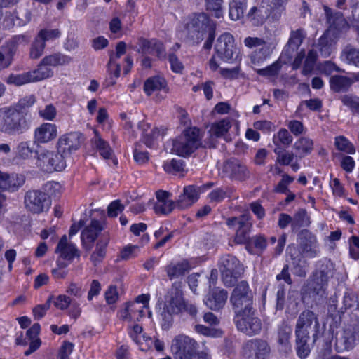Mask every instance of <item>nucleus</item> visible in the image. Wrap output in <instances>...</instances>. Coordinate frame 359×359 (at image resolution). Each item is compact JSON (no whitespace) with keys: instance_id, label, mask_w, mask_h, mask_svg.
I'll use <instances>...</instances> for the list:
<instances>
[{"instance_id":"bb28decb","label":"nucleus","mask_w":359,"mask_h":359,"mask_svg":"<svg viewBox=\"0 0 359 359\" xmlns=\"http://www.w3.org/2000/svg\"><path fill=\"white\" fill-rule=\"evenodd\" d=\"M163 90L166 95L169 92L166 81L160 76H154L146 80L144 85V90L147 95H151L155 91ZM165 97L161 96V99Z\"/></svg>"},{"instance_id":"1a4fd4ad","label":"nucleus","mask_w":359,"mask_h":359,"mask_svg":"<svg viewBox=\"0 0 359 359\" xmlns=\"http://www.w3.org/2000/svg\"><path fill=\"white\" fill-rule=\"evenodd\" d=\"M36 164L43 171H61L66 167L65 156L58 151L42 150L36 153Z\"/></svg>"},{"instance_id":"aec40b11","label":"nucleus","mask_w":359,"mask_h":359,"mask_svg":"<svg viewBox=\"0 0 359 359\" xmlns=\"http://www.w3.org/2000/svg\"><path fill=\"white\" fill-rule=\"evenodd\" d=\"M55 252L60 254V258L69 262V263L72 262L74 258L79 259L81 256L78 248L74 244L68 243L66 235L62 236L60 238Z\"/></svg>"},{"instance_id":"3c124183","label":"nucleus","mask_w":359,"mask_h":359,"mask_svg":"<svg viewBox=\"0 0 359 359\" xmlns=\"http://www.w3.org/2000/svg\"><path fill=\"white\" fill-rule=\"evenodd\" d=\"M274 152L277 154L276 162L283 165H289L295 156V153L282 151L280 148L275 149Z\"/></svg>"},{"instance_id":"4468645a","label":"nucleus","mask_w":359,"mask_h":359,"mask_svg":"<svg viewBox=\"0 0 359 359\" xmlns=\"http://www.w3.org/2000/svg\"><path fill=\"white\" fill-rule=\"evenodd\" d=\"M213 182H208L197 188L194 185H189L184 188L183 193L176 201V206L180 209H186L192 205L198 199L200 191H204L213 187Z\"/></svg>"},{"instance_id":"7ed1b4c3","label":"nucleus","mask_w":359,"mask_h":359,"mask_svg":"<svg viewBox=\"0 0 359 359\" xmlns=\"http://www.w3.org/2000/svg\"><path fill=\"white\" fill-rule=\"evenodd\" d=\"M202 146V137L196 127L189 128L172 142V152L188 157Z\"/></svg>"},{"instance_id":"9d476101","label":"nucleus","mask_w":359,"mask_h":359,"mask_svg":"<svg viewBox=\"0 0 359 359\" xmlns=\"http://www.w3.org/2000/svg\"><path fill=\"white\" fill-rule=\"evenodd\" d=\"M214 49L220 60L229 63L236 60L239 53L233 35L229 32H225L217 38Z\"/></svg>"},{"instance_id":"4be33fe9","label":"nucleus","mask_w":359,"mask_h":359,"mask_svg":"<svg viewBox=\"0 0 359 359\" xmlns=\"http://www.w3.org/2000/svg\"><path fill=\"white\" fill-rule=\"evenodd\" d=\"M271 13L270 8L266 5L264 0L252 7L247 14L248 20L253 25H262Z\"/></svg>"},{"instance_id":"39448f33","label":"nucleus","mask_w":359,"mask_h":359,"mask_svg":"<svg viewBox=\"0 0 359 359\" xmlns=\"http://www.w3.org/2000/svg\"><path fill=\"white\" fill-rule=\"evenodd\" d=\"M235 313L253 309V294L246 281H241L235 287L230 297Z\"/></svg>"},{"instance_id":"ea45409f","label":"nucleus","mask_w":359,"mask_h":359,"mask_svg":"<svg viewBox=\"0 0 359 359\" xmlns=\"http://www.w3.org/2000/svg\"><path fill=\"white\" fill-rule=\"evenodd\" d=\"M31 72H24L20 74H11L6 79V82L8 84H13L17 86H22L24 84L34 82Z\"/></svg>"},{"instance_id":"2eb2a0df","label":"nucleus","mask_w":359,"mask_h":359,"mask_svg":"<svg viewBox=\"0 0 359 359\" xmlns=\"http://www.w3.org/2000/svg\"><path fill=\"white\" fill-rule=\"evenodd\" d=\"M299 254L297 255L304 257H315L318 253V242L316 237L311 231L304 229L299 234Z\"/></svg>"},{"instance_id":"58836bf2","label":"nucleus","mask_w":359,"mask_h":359,"mask_svg":"<svg viewBox=\"0 0 359 359\" xmlns=\"http://www.w3.org/2000/svg\"><path fill=\"white\" fill-rule=\"evenodd\" d=\"M247 0H232L229 4V17L233 20L241 18L244 15Z\"/></svg>"},{"instance_id":"c85d7f7f","label":"nucleus","mask_w":359,"mask_h":359,"mask_svg":"<svg viewBox=\"0 0 359 359\" xmlns=\"http://www.w3.org/2000/svg\"><path fill=\"white\" fill-rule=\"evenodd\" d=\"M292 328L287 325L279 327L277 333V342L280 351L287 353L291 351L290 335Z\"/></svg>"},{"instance_id":"c756f323","label":"nucleus","mask_w":359,"mask_h":359,"mask_svg":"<svg viewBox=\"0 0 359 359\" xmlns=\"http://www.w3.org/2000/svg\"><path fill=\"white\" fill-rule=\"evenodd\" d=\"M245 350L248 351L250 355H255L258 359L262 358L269 351V347L266 341L255 339L249 341L245 346Z\"/></svg>"},{"instance_id":"680f3d73","label":"nucleus","mask_w":359,"mask_h":359,"mask_svg":"<svg viewBox=\"0 0 359 359\" xmlns=\"http://www.w3.org/2000/svg\"><path fill=\"white\" fill-rule=\"evenodd\" d=\"M36 102V97L34 95H27L21 98L16 104L15 110L17 112L27 110Z\"/></svg>"},{"instance_id":"6e6d98bb","label":"nucleus","mask_w":359,"mask_h":359,"mask_svg":"<svg viewBox=\"0 0 359 359\" xmlns=\"http://www.w3.org/2000/svg\"><path fill=\"white\" fill-rule=\"evenodd\" d=\"M171 311L163 308V311L161 313V326L163 330H168L173 325V315Z\"/></svg>"},{"instance_id":"0eeeda50","label":"nucleus","mask_w":359,"mask_h":359,"mask_svg":"<svg viewBox=\"0 0 359 359\" xmlns=\"http://www.w3.org/2000/svg\"><path fill=\"white\" fill-rule=\"evenodd\" d=\"M329 279V271H316L307 280L304 291L315 301H320L326 297V289Z\"/></svg>"},{"instance_id":"7c9ffc66","label":"nucleus","mask_w":359,"mask_h":359,"mask_svg":"<svg viewBox=\"0 0 359 359\" xmlns=\"http://www.w3.org/2000/svg\"><path fill=\"white\" fill-rule=\"evenodd\" d=\"M353 84L350 77L342 75H334L330 78V89L336 93L346 92Z\"/></svg>"},{"instance_id":"c9c22d12","label":"nucleus","mask_w":359,"mask_h":359,"mask_svg":"<svg viewBox=\"0 0 359 359\" xmlns=\"http://www.w3.org/2000/svg\"><path fill=\"white\" fill-rule=\"evenodd\" d=\"M6 191H16L22 187L26 181V177L23 174L19 173H6Z\"/></svg>"},{"instance_id":"6e6552de","label":"nucleus","mask_w":359,"mask_h":359,"mask_svg":"<svg viewBox=\"0 0 359 359\" xmlns=\"http://www.w3.org/2000/svg\"><path fill=\"white\" fill-rule=\"evenodd\" d=\"M50 198L47 193L39 189H29L24 196L26 210L32 214L46 212L50 206Z\"/></svg>"},{"instance_id":"9b49d317","label":"nucleus","mask_w":359,"mask_h":359,"mask_svg":"<svg viewBox=\"0 0 359 359\" xmlns=\"http://www.w3.org/2000/svg\"><path fill=\"white\" fill-rule=\"evenodd\" d=\"M237 124L229 118L212 123L209 130L210 139L212 141L210 147H215L214 141L217 139H223L226 142L231 141L232 137L237 133Z\"/></svg>"},{"instance_id":"f257e3e1","label":"nucleus","mask_w":359,"mask_h":359,"mask_svg":"<svg viewBox=\"0 0 359 359\" xmlns=\"http://www.w3.org/2000/svg\"><path fill=\"white\" fill-rule=\"evenodd\" d=\"M320 323L317 316L310 310L302 312L297 320L295 336L297 355L305 358L310 353L309 341L312 337L313 342L318 338Z\"/></svg>"},{"instance_id":"f8f14e48","label":"nucleus","mask_w":359,"mask_h":359,"mask_svg":"<svg viewBox=\"0 0 359 359\" xmlns=\"http://www.w3.org/2000/svg\"><path fill=\"white\" fill-rule=\"evenodd\" d=\"M235 321L238 330L249 336L257 334L262 330V321L255 316L254 309L236 313Z\"/></svg>"},{"instance_id":"864d4df0","label":"nucleus","mask_w":359,"mask_h":359,"mask_svg":"<svg viewBox=\"0 0 359 359\" xmlns=\"http://www.w3.org/2000/svg\"><path fill=\"white\" fill-rule=\"evenodd\" d=\"M194 330L202 335L205 337H219L222 335V331L218 329L210 328L203 325H196Z\"/></svg>"},{"instance_id":"5701e85b","label":"nucleus","mask_w":359,"mask_h":359,"mask_svg":"<svg viewBox=\"0 0 359 359\" xmlns=\"http://www.w3.org/2000/svg\"><path fill=\"white\" fill-rule=\"evenodd\" d=\"M223 171L230 178L238 180H245L249 177V172L246 167L237 161H231L224 163Z\"/></svg>"},{"instance_id":"c03bdc74","label":"nucleus","mask_w":359,"mask_h":359,"mask_svg":"<svg viewBox=\"0 0 359 359\" xmlns=\"http://www.w3.org/2000/svg\"><path fill=\"white\" fill-rule=\"evenodd\" d=\"M332 40L328 36L327 34H324L318 40V46L320 55L327 57L330 55L332 51Z\"/></svg>"},{"instance_id":"4d7b16f0","label":"nucleus","mask_w":359,"mask_h":359,"mask_svg":"<svg viewBox=\"0 0 359 359\" xmlns=\"http://www.w3.org/2000/svg\"><path fill=\"white\" fill-rule=\"evenodd\" d=\"M340 100L343 104L348 107L351 110H355L359 112V97L348 94L341 96Z\"/></svg>"},{"instance_id":"338daca9","label":"nucleus","mask_w":359,"mask_h":359,"mask_svg":"<svg viewBox=\"0 0 359 359\" xmlns=\"http://www.w3.org/2000/svg\"><path fill=\"white\" fill-rule=\"evenodd\" d=\"M343 55L349 64H353L359 67V50L355 48H346L344 50Z\"/></svg>"},{"instance_id":"bf43d9fd","label":"nucleus","mask_w":359,"mask_h":359,"mask_svg":"<svg viewBox=\"0 0 359 359\" xmlns=\"http://www.w3.org/2000/svg\"><path fill=\"white\" fill-rule=\"evenodd\" d=\"M164 170L169 173H178L184 171V163L182 160L172 159L164 165Z\"/></svg>"},{"instance_id":"423d86ee","label":"nucleus","mask_w":359,"mask_h":359,"mask_svg":"<svg viewBox=\"0 0 359 359\" xmlns=\"http://www.w3.org/2000/svg\"><path fill=\"white\" fill-rule=\"evenodd\" d=\"M198 344L186 334L177 335L172 341L171 351L175 359H194Z\"/></svg>"},{"instance_id":"393cba45","label":"nucleus","mask_w":359,"mask_h":359,"mask_svg":"<svg viewBox=\"0 0 359 359\" xmlns=\"http://www.w3.org/2000/svg\"><path fill=\"white\" fill-rule=\"evenodd\" d=\"M144 316V306L138 302L128 303L126 307L120 313L121 319L128 322L139 321Z\"/></svg>"},{"instance_id":"e2e57ef3","label":"nucleus","mask_w":359,"mask_h":359,"mask_svg":"<svg viewBox=\"0 0 359 359\" xmlns=\"http://www.w3.org/2000/svg\"><path fill=\"white\" fill-rule=\"evenodd\" d=\"M318 70L327 75L329 76L332 74L334 72H341V69L334 62L332 61L327 60L323 62H321L318 65Z\"/></svg>"},{"instance_id":"49530a36","label":"nucleus","mask_w":359,"mask_h":359,"mask_svg":"<svg viewBox=\"0 0 359 359\" xmlns=\"http://www.w3.org/2000/svg\"><path fill=\"white\" fill-rule=\"evenodd\" d=\"M46 48L44 41L40 40L37 36L34 40L29 49V57L36 60L41 57Z\"/></svg>"},{"instance_id":"052dcab7","label":"nucleus","mask_w":359,"mask_h":359,"mask_svg":"<svg viewBox=\"0 0 359 359\" xmlns=\"http://www.w3.org/2000/svg\"><path fill=\"white\" fill-rule=\"evenodd\" d=\"M304 38V36L302 29L292 31L287 44L293 48V49H298L302 44Z\"/></svg>"},{"instance_id":"6ab92c4d","label":"nucleus","mask_w":359,"mask_h":359,"mask_svg":"<svg viewBox=\"0 0 359 359\" xmlns=\"http://www.w3.org/2000/svg\"><path fill=\"white\" fill-rule=\"evenodd\" d=\"M227 298L226 290L219 287L210 289L206 295L205 304L210 309L217 311L225 305Z\"/></svg>"},{"instance_id":"774afa93","label":"nucleus","mask_w":359,"mask_h":359,"mask_svg":"<svg viewBox=\"0 0 359 359\" xmlns=\"http://www.w3.org/2000/svg\"><path fill=\"white\" fill-rule=\"evenodd\" d=\"M54 306L60 310L67 309L72 304L70 297L65 294H60L53 301Z\"/></svg>"},{"instance_id":"72a5a7b5","label":"nucleus","mask_w":359,"mask_h":359,"mask_svg":"<svg viewBox=\"0 0 359 359\" xmlns=\"http://www.w3.org/2000/svg\"><path fill=\"white\" fill-rule=\"evenodd\" d=\"M233 194V189L229 187H219L212 189L208 195L211 203H221L226 198H231Z\"/></svg>"},{"instance_id":"dca6fc26","label":"nucleus","mask_w":359,"mask_h":359,"mask_svg":"<svg viewBox=\"0 0 359 359\" xmlns=\"http://www.w3.org/2000/svg\"><path fill=\"white\" fill-rule=\"evenodd\" d=\"M185 306V301L183 298L180 283H175L165 297L164 306L172 311V313H179L183 311Z\"/></svg>"},{"instance_id":"8fccbe9b","label":"nucleus","mask_w":359,"mask_h":359,"mask_svg":"<svg viewBox=\"0 0 359 359\" xmlns=\"http://www.w3.org/2000/svg\"><path fill=\"white\" fill-rule=\"evenodd\" d=\"M273 141L276 145L289 146L292 142V137L286 129H281L273 136Z\"/></svg>"},{"instance_id":"13d9d810","label":"nucleus","mask_w":359,"mask_h":359,"mask_svg":"<svg viewBox=\"0 0 359 359\" xmlns=\"http://www.w3.org/2000/svg\"><path fill=\"white\" fill-rule=\"evenodd\" d=\"M60 35L61 32L58 29H43L38 33L37 37L46 43V41L57 39Z\"/></svg>"},{"instance_id":"603ef678","label":"nucleus","mask_w":359,"mask_h":359,"mask_svg":"<svg viewBox=\"0 0 359 359\" xmlns=\"http://www.w3.org/2000/svg\"><path fill=\"white\" fill-rule=\"evenodd\" d=\"M281 67L282 64L280 61L278 60L273 62L271 65L266 67V68L257 69V72L259 75L263 76H274L278 74Z\"/></svg>"},{"instance_id":"79ce46f5","label":"nucleus","mask_w":359,"mask_h":359,"mask_svg":"<svg viewBox=\"0 0 359 359\" xmlns=\"http://www.w3.org/2000/svg\"><path fill=\"white\" fill-rule=\"evenodd\" d=\"M273 13V18L278 20L285 11V4L287 0H264Z\"/></svg>"},{"instance_id":"b1692460","label":"nucleus","mask_w":359,"mask_h":359,"mask_svg":"<svg viewBox=\"0 0 359 359\" xmlns=\"http://www.w3.org/2000/svg\"><path fill=\"white\" fill-rule=\"evenodd\" d=\"M92 144L94 149L104 159H112L115 165L117 164L118 161L114 158V153L109 144L105 141L98 134L97 131H95V136L92 139Z\"/></svg>"},{"instance_id":"2f4dec72","label":"nucleus","mask_w":359,"mask_h":359,"mask_svg":"<svg viewBox=\"0 0 359 359\" xmlns=\"http://www.w3.org/2000/svg\"><path fill=\"white\" fill-rule=\"evenodd\" d=\"M344 338L346 349H352L359 343V323L347 327L344 330Z\"/></svg>"},{"instance_id":"37998d69","label":"nucleus","mask_w":359,"mask_h":359,"mask_svg":"<svg viewBox=\"0 0 359 359\" xmlns=\"http://www.w3.org/2000/svg\"><path fill=\"white\" fill-rule=\"evenodd\" d=\"M293 264V273L299 277H305L306 275V262L300 255L291 254Z\"/></svg>"},{"instance_id":"0e129e2a","label":"nucleus","mask_w":359,"mask_h":359,"mask_svg":"<svg viewBox=\"0 0 359 359\" xmlns=\"http://www.w3.org/2000/svg\"><path fill=\"white\" fill-rule=\"evenodd\" d=\"M18 156L22 159L29 158L33 154V149L28 142H22L17 147Z\"/></svg>"},{"instance_id":"e433bc0d","label":"nucleus","mask_w":359,"mask_h":359,"mask_svg":"<svg viewBox=\"0 0 359 359\" xmlns=\"http://www.w3.org/2000/svg\"><path fill=\"white\" fill-rule=\"evenodd\" d=\"M11 18L6 16V20H11L13 21V25L18 26H23L27 24L32 18V14L29 10L20 7L15 11V13L11 15Z\"/></svg>"},{"instance_id":"cd10ccee","label":"nucleus","mask_w":359,"mask_h":359,"mask_svg":"<svg viewBox=\"0 0 359 359\" xmlns=\"http://www.w3.org/2000/svg\"><path fill=\"white\" fill-rule=\"evenodd\" d=\"M27 126V120L23 114H8L6 133L13 134Z\"/></svg>"},{"instance_id":"20e7f679","label":"nucleus","mask_w":359,"mask_h":359,"mask_svg":"<svg viewBox=\"0 0 359 359\" xmlns=\"http://www.w3.org/2000/svg\"><path fill=\"white\" fill-rule=\"evenodd\" d=\"M219 269L224 285L233 286L244 272V268L238 259L233 255H226L221 257Z\"/></svg>"},{"instance_id":"69168bd1","label":"nucleus","mask_w":359,"mask_h":359,"mask_svg":"<svg viewBox=\"0 0 359 359\" xmlns=\"http://www.w3.org/2000/svg\"><path fill=\"white\" fill-rule=\"evenodd\" d=\"M30 38L31 36L27 34H20L13 36L8 43V46H11L10 50L13 51L14 53L16 46L27 44L30 41Z\"/></svg>"},{"instance_id":"a18cd8bd","label":"nucleus","mask_w":359,"mask_h":359,"mask_svg":"<svg viewBox=\"0 0 359 359\" xmlns=\"http://www.w3.org/2000/svg\"><path fill=\"white\" fill-rule=\"evenodd\" d=\"M334 145L336 148L347 154H353L355 149L353 144L344 136L340 135L335 137Z\"/></svg>"},{"instance_id":"a878e982","label":"nucleus","mask_w":359,"mask_h":359,"mask_svg":"<svg viewBox=\"0 0 359 359\" xmlns=\"http://www.w3.org/2000/svg\"><path fill=\"white\" fill-rule=\"evenodd\" d=\"M190 269L189 262L186 259L171 262L165 268L167 276L170 280L184 276Z\"/></svg>"},{"instance_id":"5fc2aeb1","label":"nucleus","mask_w":359,"mask_h":359,"mask_svg":"<svg viewBox=\"0 0 359 359\" xmlns=\"http://www.w3.org/2000/svg\"><path fill=\"white\" fill-rule=\"evenodd\" d=\"M175 206H176V203L171 200H168L161 203H156L154 210L156 214L167 215L172 211Z\"/></svg>"},{"instance_id":"412c9836","label":"nucleus","mask_w":359,"mask_h":359,"mask_svg":"<svg viewBox=\"0 0 359 359\" xmlns=\"http://www.w3.org/2000/svg\"><path fill=\"white\" fill-rule=\"evenodd\" d=\"M57 136V126L53 123H45L36 128L34 131V142L46 144L55 140Z\"/></svg>"},{"instance_id":"f03ea898","label":"nucleus","mask_w":359,"mask_h":359,"mask_svg":"<svg viewBox=\"0 0 359 359\" xmlns=\"http://www.w3.org/2000/svg\"><path fill=\"white\" fill-rule=\"evenodd\" d=\"M189 35L196 43L205 39L203 48L210 50L215 37L216 22L211 20L207 14L201 13L194 15L187 25Z\"/></svg>"},{"instance_id":"a211bd4d","label":"nucleus","mask_w":359,"mask_h":359,"mask_svg":"<svg viewBox=\"0 0 359 359\" xmlns=\"http://www.w3.org/2000/svg\"><path fill=\"white\" fill-rule=\"evenodd\" d=\"M83 141L82 135L79 133H71L61 136L57 142L58 150L62 154H70L77 150Z\"/></svg>"},{"instance_id":"473e14b6","label":"nucleus","mask_w":359,"mask_h":359,"mask_svg":"<svg viewBox=\"0 0 359 359\" xmlns=\"http://www.w3.org/2000/svg\"><path fill=\"white\" fill-rule=\"evenodd\" d=\"M293 149L294 150L295 156L302 158L312 151L313 142L312 140L302 137L294 142Z\"/></svg>"},{"instance_id":"a19ab883","label":"nucleus","mask_w":359,"mask_h":359,"mask_svg":"<svg viewBox=\"0 0 359 359\" xmlns=\"http://www.w3.org/2000/svg\"><path fill=\"white\" fill-rule=\"evenodd\" d=\"M251 224L249 221L242 222L238 227L234 236V242L238 244L245 243L249 239Z\"/></svg>"},{"instance_id":"f3484780","label":"nucleus","mask_w":359,"mask_h":359,"mask_svg":"<svg viewBox=\"0 0 359 359\" xmlns=\"http://www.w3.org/2000/svg\"><path fill=\"white\" fill-rule=\"evenodd\" d=\"M103 229V225L98 220L92 219L90 224L83 229L81 234V241L85 250L87 251L91 250L93 243Z\"/></svg>"},{"instance_id":"f704fd0d","label":"nucleus","mask_w":359,"mask_h":359,"mask_svg":"<svg viewBox=\"0 0 359 359\" xmlns=\"http://www.w3.org/2000/svg\"><path fill=\"white\" fill-rule=\"evenodd\" d=\"M71 62V57L62 54L61 53H55L46 55L41 60L42 65L53 67L66 65Z\"/></svg>"},{"instance_id":"4c0bfd02","label":"nucleus","mask_w":359,"mask_h":359,"mask_svg":"<svg viewBox=\"0 0 359 359\" xmlns=\"http://www.w3.org/2000/svg\"><path fill=\"white\" fill-rule=\"evenodd\" d=\"M292 230L295 231L301 227H307L311 224L310 217L305 209H299L292 217Z\"/></svg>"},{"instance_id":"09e8293b","label":"nucleus","mask_w":359,"mask_h":359,"mask_svg":"<svg viewBox=\"0 0 359 359\" xmlns=\"http://www.w3.org/2000/svg\"><path fill=\"white\" fill-rule=\"evenodd\" d=\"M206 8L212 13V15L217 18L223 15L222 3L223 0H205Z\"/></svg>"},{"instance_id":"de8ad7c7","label":"nucleus","mask_w":359,"mask_h":359,"mask_svg":"<svg viewBox=\"0 0 359 359\" xmlns=\"http://www.w3.org/2000/svg\"><path fill=\"white\" fill-rule=\"evenodd\" d=\"M46 66L47 65H42L41 61L37 68L34 71L31 72V74L33 75L32 77L34 78V82L45 79L53 76V72L52 69Z\"/></svg>"},{"instance_id":"ddd939ff","label":"nucleus","mask_w":359,"mask_h":359,"mask_svg":"<svg viewBox=\"0 0 359 359\" xmlns=\"http://www.w3.org/2000/svg\"><path fill=\"white\" fill-rule=\"evenodd\" d=\"M245 46L248 48L259 47L251 55L253 64H260L268 58L273 50L272 44L258 37H247L244 40Z\"/></svg>"}]
</instances>
